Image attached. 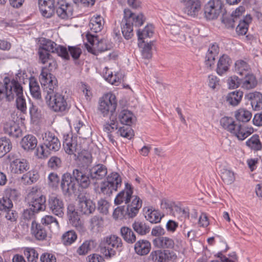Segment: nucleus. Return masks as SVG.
Returning a JSON list of instances; mask_svg holds the SVG:
<instances>
[{"mask_svg":"<svg viewBox=\"0 0 262 262\" xmlns=\"http://www.w3.org/2000/svg\"><path fill=\"white\" fill-rule=\"evenodd\" d=\"M39 80L43 88L46 103L49 108L56 113H67L70 106L64 95L57 92L58 85L55 76H52L46 69H44L39 75Z\"/></svg>","mask_w":262,"mask_h":262,"instance_id":"obj_1","label":"nucleus"},{"mask_svg":"<svg viewBox=\"0 0 262 262\" xmlns=\"http://www.w3.org/2000/svg\"><path fill=\"white\" fill-rule=\"evenodd\" d=\"M123 13L121 24L122 33L124 37L128 40L134 35L133 27H139L143 25L146 18L142 13H133L129 9H125Z\"/></svg>","mask_w":262,"mask_h":262,"instance_id":"obj_2","label":"nucleus"},{"mask_svg":"<svg viewBox=\"0 0 262 262\" xmlns=\"http://www.w3.org/2000/svg\"><path fill=\"white\" fill-rule=\"evenodd\" d=\"M99 248L101 254L107 259L112 258L123 250L122 239L114 234L102 238Z\"/></svg>","mask_w":262,"mask_h":262,"instance_id":"obj_3","label":"nucleus"},{"mask_svg":"<svg viewBox=\"0 0 262 262\" xmlns=\"http://www.w3.org/2000/svg\"><path fill=\"white\" fill-rule=\"evenodd\" d=\"M43 143L36 149V155L39 158L47 157L49 151L55 152L60 148V142L54 133L46 132L42 135Z\"/></svg>","mask_w":262,"mask_h":262,"instance_id":"obj_4","label":"nucleus"},{"mask_svg":"<svg viewBox=\"0 0 262 262\" xmlns=\"http://www.w3.org/2000/svg\"><path fill=\"white\" fill-rule=\"evenodd\" d=\"M86 38L90 45L85 44V47L89 52L94 55H97L98 52H104L113 48L112 42L104 38L99 39L96 34L87 33Z\"/></svg>","mask_w":262,"mask_h":262,"instance_id":"obj_5","label":"nucleus"},{"mask_svg":"<svg viewBox=\"0 0 262 262\" xmlns=\"http://www.w3.org/2000/svg\"><path fill=\"white\" fill-rule=\"evenodd\" d=\"M117 106L116 96L108 93L104 94L99 99L98 110L103 117L112 116Z\"/></svg>","mask_w":262,"mask_h":262,"instance_id":"obj_6","label":"nucleus"},{"mask_svg":"<svg viewBox=\"0 0 262 262\" xmlns=\"http://www.w3.org/2000/svg\"><path fill=\"white\" fill-rule=\"evenodd\" d=\"M224 7V3L221 0H210L204 7V17L207 20L216 19L221 13L225 12Z\"/></svg>","mask_w":262,"mask_h":262,"instance_id":"obj_7","label":"nucleus"},{"mask_svg":"<svg viewBox=\"0 0 262 262\" xmlns=\"http://www.w3.org/2000/svg\"><path fill=\"white\" fill-rule=\"evenodd\" d=\"M60 187L62 193L65 195H72L76 194L79 190L76 181L72 173L66 172L63 173L61 178Z\"/></svg>","mask_w":262,"mask_h":262,"instance_id":"obj_8","label":"nucleus"},{"mask_svg":"<svg viewBox=\"0 0 262 262\" xmlns=\"http://www.w3.org/2000/svg\"><path fill=\"white\" fill-rule=\"evenodd\" d=\"M122 179L119 174L116 172L110 173L107 177V181L104 182L101 186L102 193L106 194L112 193L121 186Z\"/></svg>","mask_w":262,"mask_h":262,"instance_id":"obj_9","label":"nucleus"},{"mask_svg":"<svg viewBox=\"0 0 262 262\" xmlns=\"http://www.w3.org/2000/svg\"><path fill=\"white\" fill-rule=\"evenodd\" d=\"M82 168H75L73 170L72 175L78 187L82 189L88 188L91 184H93L89 171Z\"/></svg>","mask_w":262,"mask_h":262,"instance_id":"obj_10","label":"nucleus"},{"mask_svg":"<svg viewBox=\"0 0 262 262\" xmlns=\"http://www.w3.org/2000/svg\"><path fill=\"white\" fill-rule=\"evenodd\" d=\"M12 90L14 93V96H17L16 99V105L17 108L23 114L27 113V106L25 99L23 96V89L21 85L18 80H13L12 82Z\"/></svg>","mask_w":262,"mask_h":262,"instance_id":"obj_11","label":"nucleus"},{"mask_svg":"<svg viewBox=\"0 0 262 262\" xmlns=\"http://www.w3.org/2000/svg\"><path fill=\"white\" fill-rule=\"evenodd\" d=\"M48 207L50 212L53 214L62 218L64 215V206L63 200L56 195L49 196Z\"/></svg>","mask_w":262,"mask_h":262,"instance_id":"obj_12","label":"nucleus"},{"mask_svg":"<svg viewBox=\"0 0 262 262\" xmlns=\"http://www.w3.org/2000/svg\"><path fill=\"white\" fill-rule=\"evenodd\" d=\"M55 9L56 14L59 18L66 20L72 18L73 13V6L66 0H58Z\"/></svg>","mask_w":262,"mask_h":262,"instance_id":"obj_13","label":"nucleus"},{"mask_svg":"<svg viewBox=\"0 0 262 262\" xmlns=\"http://www.w3.org/2000/svg\"><path fill=\"white\" fill-rule=\"evenodd\" d=\"M13 80H17L13 78L12 80L8 77L4 78L3 83L0 82V100L6 98L8 101L14 99V93L12 92V82Z\"/></svg>","mask_w":262,"mask_h":262,"instance_id":"obj_14","label":"nucleus"},{"mask_svg":"<svg viewBox=\"0 0 262 262\" xmlns=\"http://www.w3.org/2000/svg\"><path fill=\"white\" fill-rule=\"evenodd\" d=\"M29 198L30 199L29 203L31 209L35 210L36 212L45 209L46 199L45 195L40 193L32 192L29 193Z\"/></svg>","mask_w":262,"mask_h":262,"instance_id":"obj_15","label":"nucleus"},{"mask_svg":"<svg viewBox=\"0 0 262 262\" xmlns=\"http://www.w3.org/2000/svg\"><path fill=\"white\" fill-rule=\"evenodd\" d=\"M67 215L69 223L79 232H84V227L81 223L80 216L76 211L75 206L73 204H69L67 207Z\"/></svg>","mask_w":262,"mask_h":262,"instance_id":"obj_16","label":"nucleus"},{"mask_svg":"<svg viewBox=\"0 0 262 262\" xmlns=\"http://www.w3.org/2000/svg\"><path fill=\"white\" fill-rule=\"evenodd\" d=\"M133 189L134 188L132 184L126 183L124 189L116 195L114 200V203L118 205L123 203H124L125 204L130 203L131 199L132 198H134V196L133 195Z\"/></svg>","mask_w":262,"mask_h":262,"instance_id":"obj_17","label":"nucleus"},{"mask_svg":"<svg viewBox=\"0 0 262 262\" xmlns=\"http://www.w3.org/2000/svg\"><path fill=\"white\" fill-rule=\"evenodd\" d=\"M8 158L11 161L10 168L11 171L16 174H21L29 169L30 165L27 160L25 159H15L12 160L10 158V155Z\"/></svg>","mask_w":262,"mask_h":262,"instance_id":"obj_18","label":"nucleus"},{"mask_svg":"<svg viewBox=\"0 0 262 262\" xmlns=\"http://www.w3.org/2000/svg\"><path fill=\"white\" fill-rule=\"evenodd\" d=\"M78 199V209L82 214L89 215L95 210V203L91 200L88 199L85 195H79Z\"/></svg>","mask_w":262,"mask_h":262,"instance_id":"obj_19","label":"nucleus"},{"mask_svg":"<svg viewBox=\"0 0 262 262\" xmlns=\"http://www.w3.org/2000/svg\"><path fill=\"white\" fill-rule=\"evenodd\" d=\"M134 197L131 202L125 205L127 219L136 217L142 205V201L138 196L134 195Z\"/></svg>","mask_w":262,"mask_h":262,"instance_id":"obj_20","label":"nucleus"},{"mask_svg":"<svg viewBox=\"0 0 262 262\" xmlns=\"http://www.w3.org/2000/svg\"><path fill=\"white\" fill-rule=\"evenodd\" d=\"M89 171L93 184H95V181L101 180L106 176L107 169L104 165L99 164L92 167Z\"/></svg>","mask_w":262,"mask_h":262,"instance_id":"obj_21","label":"nucleus"},{"mask_svg":"<svg viewBox=\"0 0 262 262\" xmlns=\"http://www.w3.org/2000/svg\"><path fill=\"white\" fill-rule=\"evenodd\" d=\"M151 250V244L145 239H140L135 243L134 250L135 253L140 256L148 254Z\"/></svg>","mask_w":262,"mask_h":262,"instance_id":"obj_22","label":"nucleus"},{"mask_svg":"<svg viewBox=\"0 0 262 262\" xmlns=\"http://www.w3.org/2000/svg\"><path fill=\"white\" fill-rule=\"evenodd\" d=\"M245 98L250 102L252 108L255 111H259L262 108V94L258 92L247 94Z\"/></svg>","mask_w":262,"mask_h":262,"instance_id":"obj_23","label":"nucleus"},{"mask_svg":"<svg viewBox=\"0 0 262 262\" xmlns=\"http://www.w3.org/2000/svg\"><path fill=\"white\" fill-rule=\"evenodd\" d=\"M31 233L38 241L45 240L47 236V231L45 226L33 221L31 225Z\"/></svg>","mask_w":262,"mask_h":262,"instance_id":"obj_24","label":"nucleus"},{"mask_svg":"<svg viewBox=\"0 0 262 262\" xmlns=\"http://www.w3.org/2000/svg\"><path fill=\"white\" fill-rule=\"evenodd\" d=\"M232 63V60L229 56L226 54L221 56L217 62L216 69V73L220 76H222L229 69Z\"/></svg>","mask_w":262,"mask_h":262,"instance_id":"obj_25","label":"nucleus"},{"mask_svg":"<svg viewBox=\"0 0 262 262\" xmlns=\"http://www.w3.org/2000/svg\"><path fill=\"white\" fill-rule=\"evenodd\" d=\"M244 77L241 79V87L247 90L254 89L257 85L256 76L252 73H245Z\"/></svg>","mask_w":262,"mask_h":262,"instance_id":"obj_26","label":"nucleus"},{"mask_svg":"<svg viewBox=\"0 0 262 262\" xmlns=\"http://www.w3.org/2000/svg\"><path fill=\"white\" fill-rule=\"evenodd\" d=\"M132 227L139 235L144 236L149 233L150 228L144 221L136 220L132 224Z\"/></svg>","mask_w":262,"mask_h":262,"instance_id":"obj_27","label":"nucleus"},{"mask_svg":"<svg viewBox=\"0 0 262 262\" xmlns=\"http://www.w3.org/2000/svg\"><path fill=\"white\" fill-rule=\"evenodd\" d=\"M4 130L5 134L14 138H18L21 135V130L14 122H7L4 124Z\"/></svg>","mask_w":262,"mask_h":262,"instance_id":"obj_28","label":"nucleus"},{"mask_svg":"<svg viewBox=\"0 0 262 262\" xmlns=\"http://www.w3.org/2000/svg\"><path fill=\"white\" fill-rule=\"evenodd\" d=\"M103 19L100 15L94 16L90 20L89 27L90 32L87 33H96L100 32L103 28Z\"/></svg>","mask_w":262,"mask_h":262,"instance_id":"obj_29","label":"nucleus"},{"mask_svg":"<svg viewBox=\"0 0 262 262\" xmlns=\"http://www.w3.org/2000/svg\"><path fill=\"white\" fill-rule=\"evenodd\" d=\"M155 247L162 249H172L174 242L172 238L166 236L159 237L153 241Z\"/></svg>","mask_w":262,"mask_h":262,"instance_id":"obj_30","label":"nucleus"},{"mask_svg":"<svg viewBox=\"0 0 262 262\" xmlns=\"http://www.w3.org/2000/svg\"><path fill=\"white\" fill-rule=\"evenodd\" d=\"M37 144L36 138L32 135L25 136L20 142L22 148L27 151L33 150L36 147Z\"/></svg>","mask_w":262,"mask_h":262,"instance_id":"obj_31","label":"nucleus"},{"mask_svg":"<svg viewBox=\"0 0 262 262\" xmlns=\"http://www.w3.org/2000/svg\"><path fill=\"white\" fill-rule=\"evenodd\" d=\"M220 124L225 129L235 135L238 125L232 118L224 117L221 119Z\"/></svg>","mask_w":262,"mask_h":262,"instance_id":"obj_32","label":"nucleus"},{"mask_svg":"<svg viewBox=\"0 0 262 262\" xmlns=\"http://www.w3.org/2000/svg\"><path fill=\"white\" fill-rule=\"evenodd\" d=\"M120 233L123 239L128 244H134L137 241L135 233L128 227H122L120 229Z\"/></svg>","mask_w":262,"mask_h":262,"instance_id":"obj_33","label":"nucleus"},{"mask_svg":"<svg viewBox=\"0 0 262 262\" xmlns=\"http://www.w3.org/2000/svg\"><path fill=\"white\" fill-rule=\"evenodd\" d=\"M238 17L234 16L232 14L227 13L225 10L222 14L221 21L227 29H233L235 27V24L238 21Z\"/></svg>","mask_w":262,"mask_h":262,"instance_id":"obj_34","label":"nucleus"},{"mask_svg":"<svg viewBox=\"0 0 262 262\" xmlns=\"http://www.w3.org/2000/svg\"><path fill=\"white\" fill-rule=\"evenodd\" d=\"M243 96V92L240 90H236L228 94L226 101L231 105L236 106L241 102Z\"/></svg>","mask_w":262,"mask_h":262,"instance_id":"obj_35","label":"nucleus"},{"mask_svg":"<svg viewBox=\"0 0 262 262\" xmlns=\"http://www.w3.org/2000/svg\"><path fill=\"white\" fill-rule=\"evenodd\" d=\"M152 46V41L147 43H145L144 40L138 41V46L140 48H142L141 53L144 58L149 59L151 58Z\"/></svg>","mask_w":262,"mask_h":262,"instance_id":"obj_36","label":"nucleus"},{"mask_svg":"<svg viewBox=\"0 0 262 262\" xmlns=\"http://www.w3.org/2000/svg\"><path fill=\"white\" fill-rule=\"evenodd\" d=\"M133 116L134 115L132 112L123 110L119 114L118 119L121 124L130 126L133 122Z\"/></svg>","mask_w":262,"mask_h":262,"instance_id":"obj_37","label":"nucleus"},{"mask_svg":"<svg viewBox=\"0 0 262 262\" xmlns=\"http://www.w3.org/2000/svg\"><path fill=\"white\" fill-rule=\"evenodd\" d=\"M38 5L40 11L44 17L50 18L54 14L56 7L55 4H52L50 7L48 2L45 3L44 4L38 3Z\"/></svg>","mask_w":262,"mask_h":262,"instance_id":"obj_38","label":"nucleus"},{"mask_svg":"<svg viewBox=\"0 0 262 262\" xmlns=\"http://www.w3.org/2000/svg\"><path fill=\"white\" fill-rule=\"evenodd\" d=\"M145 217L147 221L152 224L160 222L163 215L158 210L148 209L146 213Z\"/></svg>","mask_w":262,"mask_h":262,"instance_id":"obj_39","label":"nucleus"},{"mask_svg":"<svg viewBox=\"0 0 262 262\" xmlns=\"http://www.w3.org/2000/svg\"><path fill=\"white\" fill-rule=\"evenodd\" d=\"M246 145L254 151H258L262 148V144L259 140V136L253 135L246 142Z\"/></svg>","mask_w":262,"mask_h":262,"instance_id":"obj_40","label":"nucleus"},{"mask_svg":"<svg viewBox=\"0 0 262 262\" xmlns=\"http://www.w3.org/2000/svg\"><path fill=\"white\" fill-rule=\"evenodd\" d=\"M92 162V157L90 153H86L85 155H81L78 158L77 168H82L83 170H87L89 165Z\"/></svg>","mask_w":262,"mask_h":262,"instance_id":"obj_41","label":"nucleus"},{"mask_svg":"<svg viewBox=\"0 0 262 262\" xmlns=\"http://www.w3.org/2000/svg\"><path fill=\"white\" fill-rule=\"evenodd\" d=\"M254 132L253 128L252 127H245L242 126L241 124H238L235 136L240 140H243L252 134Z\"/></svg>","mask_w":262,"mask_h":262,"instance_id":"obj_42","label":"nucleus"},{"mask_svg":"<svg viewBox=\"0 0 262 262\" xmlns=\"http://www.w3.org/2000/svg\"><path fill=\"white\" fill-rule=\"evenodd\" d=\"M11 148L12 143L9 139L6 137L0 138V158L9 152Z\"/></svg>","mask_w":262,"mask_h":262,"instance_id":"obj_43","label":"nucleus"},{"mask_svg":"<svg viewBox=\"0 0 262 262\" xmlns=\"http://www.w3.org/2000/svg\"><path fill=\"white\" fill-rule=\"evenodd\" d=\"M96 243L93 240L85 241L77 249V252L79 255H85L91 249L95 248Z\"/></svg>","mask_w":262,"mask_h":262,"instance_id":"obj_44","label":"nucleus"},{"mask_svg":"<svg viewBox=\"0 0 262 262\" xmlns=\"http://www.w3.org/2000/svg\"><path fill=\"white\" fill-rule=\"evenodd\" d=\"M57 44L49 39L43 38L41 40L39 48L49 52L54 53Z\"/></svg>","mask_w":262,"mask_h":262,"instance_id":"obj_45","label":"nucleus"},{"mask_svg":"<svg viewBox=\"0 0 262 262\" xmlns=\"http://www.w3.org/2000/svg\"><path fill=\"white\" fill-rule=\"evenodd\" d=\"M39 178L38 172L35 171H29L21 177L22 182L27 185H31L37 181Z\"/></svg>","mask_w":262,"mask_h":262,"instance_id":"obj_46","label":"nucleus"},{"mask_svg":"<svg viewBox=\"0 0 262 262\" xmlns=\"http://www.w3.org/2000/svg\"><path fill=\"white\" fill-rule=\"evenodd\" d=\"M77 235L74 230H69L66 232L61 237V241L66 246H69L73 244L77 239Z\"/></svg>","mask_w":262,"mask_h":262,"instance_id":"obj_47","label":"nucleus"},{"mask_svg":"<svg viewBox=\"0 0 262 262\" xmlns=\"http://www.w3.org/2000/svg\"><path fill=\"white\" fill-rule=\"evenodd\" d=\"M235 117L237 120L247 122L249 121L252 117V113L245 109L241 108L235 112Z\"/></svg>","mask_w":262,"mask_h":262,"instance_id":"obj_48","label":"nucleus"},{"mask_svg":"<svg viewBox=\"0 0 262 262\" xmlns=\"http://www.w3.org/2000/svg\"><path fill=\"white\" fill-rule=\"evenodd\" d=\"M148 259L152 262H168L162 250L152 251L148 256Z\"/></svg>","mask_w":262,"mask_h":262,"instance_id":"obj_49","label":"nucleus"},{"mask_svg":"<svg viewBox=\"0 0 262 262\" xmlns=\"http://www.w3.org/2000/svg\"><path fill=\"white\" fill-rule=\"evenodd\" d=\"M29 88L31 94L33 98L37 99H41V95L40 87L38 84V82L35 79H30L29 82Z\"/></svg>","mask_w":262,"mask_h":262,"instance_id":"obj_50","label":"nucleus"},{"mask_svg":"<svg viewBox=\"0 0 262 262\" xmlns=\"http://www.w3.org/2000/svg\"><path fill=\"white\" fill-rule=\"evenodd\" d=\"M154 33L152 25H146L141 31L140 29L137 31L138 41L144 40L146 37H150Z\"/></svg>","mask_w":262,"mask_h":262,"instance_id":"obj_51","label":"nucleus"},{"mask_svg":"<svg viewBox=\"0 0 262 262\" xmlns=\"http://www.w3.org/2000/svg\"><path fill=\"white\" fill-rule=\"evenodd\" d=\"M13 204L12 200L8 196H4L0 198V211L1 212L8 211L12 209Z\"/></svg>","mask_w":262,"mask_h":262,"instance_id":"obj_52","label":"nucleus"},{"mask_svg":"<svg viewBox=\"0 0 262 262\" xmlns=\"http://www.w3.org/2000/svg\"><path fill=\"white\" fill-rule=\"evenodd\" d=\"M221 178L226 184H231L235 180L234 173L231 170L223 169L221 172Z\"/></svg>","mask_w":262,"mask_h":262,"instance_id":"obj_53","label":"nucleus"},{"mask_svg":"<svg viewBox=\"0 0 262 262\" xmlns=\"http://www.w3.org/2000/svg\"><path fill=\"white\" fill-rule=\"evenodd\" d=\"M201 10V2H199L185 8V12L188 15L195 17Z\"/></svg>","mask_w":262,"mask_h":262,"instance_id":"obj_54","label":"nucleus"},{"mask_svg":"<svg viewBox=\"0 0 262 262\" xmlns=\"http://www.w3.org/2000/svg\"><path fill=\"white\" fill-rule=\"evenodd\" d=\"M235 71L241 75H244V72L247 73V71L250 69L249 64L243 60H237L235 63Z\"/></svg>","mask_w":262,"mask_h":262,"instance_id":"obj_55","label":"nucleus"},{"mask_svg":"<svg viewBox=\"0 0 262 262\" xmlns=\"http://www.w3.org/2000/svg\"><path fill=\"white\" fill-rule=\"evenodd\" d=\"M24 254L29 262H36L38 254L34 248H26L24 250Z\"/></svg>","mask_w":262,"mask_h":262,"instance_id":"obj_56","label":"nucleus"},{"mask_svg":"<svg viewBox=\"0 0 262 262\" xmlns=\"http://www.w3.org/2000/svg\"><path fill=\"white\" fill-rule=\"evenodd\" d=\"M125 206H121L117 207L114 211L113 216L115 220L127 219L126 216Z\"/></svg>","mask_w":262,"mask_h":262,"instance_id":"obj_57","label":"nucleus"},{"mask_svg":"<svg viewBox=\"0 0 262 262\" xmlns=\"http://www.w3.org/2000/svg\"><path fill=\"white\" fill-rule=\"evenodd\" d=\"M54 53L57 54L58 56H60L63 59L66 60L70 59L69 51L64 46L57 45L56 49H54Z\"/></svg>","mask_w":262,"mask_h":262,"instance_id":"obj_58","label":"nucleus"},{"mask_svg":"<svg viewBox=\"0 0 262 262\" xmlns=\"http://www.w3.org/2000/svg\"><path fill=\"white\" fill-rule=\"evenodd\" d=\"M49 185L52 188H57L60 182L61 183V179L58 175L55 172H51L48 176Z\"/></svg>","mask_w":262,"mask_h":262,"instance_id":"obj_59","label":"nucleus"},{"mask_svg":"<svg viewBox=\"0 0 262 262\" xmlns=\"http://www.w3.org/2000/svg\"><path fill=\"white\" fill-rule=\"evenodd\" d=\"M62 162L60 158L56 156L51 157L48 161V166L53 170H56L61 166Z\"/></svg>","mask_w":262,"mask_h":262,"instance_id":"obj_60","label":"nucleus"},{"mask_svg":"<svg viewBox=\"0 0 262 262\" xmlns=\"http://www.w3.org/2000/svg\"><path fill=\"white\" fill-rule=\"evenodd\" d=\"M38 54L39 61L42 64L47 63L49 60L51 59L52 55L50 54V52L44 51L40 48H38Z\"/></svg>","mask_w":262,"mask_h":262,"instance_id":"obj_61","label":"nucleus"},{"mask_svg":"<svg viewBox=\"0 0 262 262\" xmlns=\"http://www.w3.org/2000/svg\"><path fill=\"white\" fill-rule=\"evenodd\" d=\"M29 114L32 119L39 118L40 111L38 107L35 105L30 100H29Z\"/></svg>","mask_w":262,"mask_h":262,"instance_id":"obj_62","label":"nucleus"},{"mask_svg":"<svg viewBox=\"0 0 262 262\" xmlns=\"http://www.w3.org/2000/svg\"><path fill=\"white\" fill-rule=\"evenodd\" d=\"M237 23H238V24L236 28V31L238 35H245L248 29V25L247 23H246L245 21H241L239 19Z\"/></svg>","mask_w":262,"mask_h":262,"instance_id":"obj_63","label":"nucleus"},{"mask_svg":"<svg viewBox=\"0 0 262 262\" xmlns=\"http://www.w3.org/2000/svg\"><path fill=\"white\" fill-rule=\"evenodd\" d=\"M110 204L104 199H101L98 202V210L100 213L106 214L108 213Z\"/></svg>","mask_w":262,"mask_h":262,"instance_id":"obj_64","label":"nucleus"}]
</instances>
